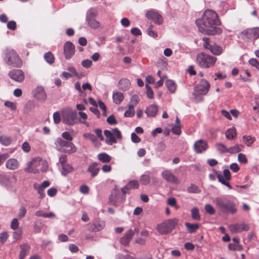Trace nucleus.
<instances>
[{"instance_id": "2eb2a0df", "label": "nucleus", "mask_w": 259, "mask_h": 259, "mask_svg": "<svg viewBox=\"0 0 259 259\" xmlns=\"http://www.w3.org/2000/svg\"><path fill=\"white\" fill-rule=\"evenodd\" d=\"M75 52L74 45L70 41L66 42L64 45V53L66 59H70Z\"/></svg>"}, {"instance_id": "4d7b16f0", "label": "nucleus", "mask_w": 259, "mask_h": 259, "mask_svg": "<svg viewBox=\"0 0 259 259\" xmlns=\"http://www.w3.org/2000/svg\"><path fill=\"white\" fill-rule=\"evenodd\" d=\"M152 26L151 25L148 27V28L147 29V30L148 34L151 37H152L153 38H156L157 37V33L156 31L152 30Z\"/></svg>"}, {"instance_id": "7c9ffc66", "label": "nucleus", "mask_w": 259, "mask_h": 259, "mask_svg": "<svg viewBox=\"0 0 259 259\" xmlns=\"http://www.w3.org/2000/svg\"><path fill=\"white\" fill-rule=\"evenodd\" d=\"M44 58L45 61L49 64H52L55 61V57L51 52L45 53Z\"/></svg>"}, {"instance_id": "a19ab883", "label": "nucleus", "mask_w": 259, "mask_h": 259, "mask_svg": "<svg viewBox=\"0 0 259 259\" xmlns=\"http://www.w3.org/2000/svg\"><path fill=\"white\" fill-rule=\"evenodd\" d=\"M240 147H242V145L236 144L235 146L228 148V153L231 154L237 153L241 151Z\"/></svg>"}, {"instance_id": "de8ad7c7", "label": "nucleus", "mask_w": 259, "mask_h": 259, "mask_svg": "<svg viewBox=\"0 0 259 259\" xmlns=\"http://www.w3.org/2000/svg\"><path fill=\"white\" fill-rule=\"evenodd\" d=\"M215 147L218 150L220 151L221 152H228V148H227L226 146L222 143L216 144Z\"/></svg>"}, {"instance_id": "680f3d73", "label": "nucleus", "mask_w": 259, "mask_h": 259, "mask_svg": "<svg viewBox=\"0 0 259 259\" xmlns=\"http://www.w3.org/2000/svg\"><path fill=\"white\" fill-rule=\"evenodd\" d=\"M26 209L24 206H21L19 209V213L18 214V217L19 219L23 218L26 213Z\"/></svg>"}, {"instance_id": "864d4df0", "label": "nucleus", "mask_w": 259, "mask_h": 259, "mask_svg": "<svg viewBox=\"0 0 259 259\" xmlns=\"http://www.w3.org/2000/svg\"><path fill=\"white\" fill-rule=\"evenodd\" d=\"M154 23L160 25L163 22V17H148Z\"/></svg>"}, {"instance_id": "0e129e2a", "label": "nucleus", "mask_w": 259, "mask_h": 259, "mask_svg": "<svg viewBox=\"0 0 259 259\" xmlns=\"http://www.w3.org/2000/svg\"><path fill=\"white\" fill-rule=\"evenodd\" d=\"M117 259H135V258L134 256L128 254H118L117 255Z\"/></svg>"}, {"instance_id": "ea45409f", "label": "nucleus", "mask_w": 259, "mask_h": 259, "mask_svg": "<svg viewBox=\"0 0 259 259\" xmlns=\"http://www.w3.org/2000/svg\"><path fill=\"white\" fill-rule=\"evenodd\" d=\"M135 112L133 105H130L128 109L125 112L124 116L125 117H133L135 115Z\"/></svg>"}, {"instance_id": "e433bc0d", "label": "nucleus", "mask_w": 259, "mask_h": 259, "mask_svg": "<svg viewBox=\"0 0 259 259\" xmlns=\"http://www.w3.org/2000/svg\"><path fill=\"white\" fill-rule=\"evenodd\" d=\"M209 50L212 54L215 55L221 54L222 51V48L220 46L215 44L212 45Z\"/></svg>"}, {"instance_id": "423d86ee", "label": "nucleus", "mask_w": 259, "mask_h": 259, "mask_svg": "<svg viewBox=\"0 0 259 259\" xmlns=\"http://www.w3.org/2000/svg\"><path fill=\"white\" fill-rule=\"evenodd\" d=\"M217 58L202 53L197 55L196 62L202 68H209L215 63Z\"/></svg>"}, {"instance_id": "774afa93", "label": "nucleus", "mask_w": 259, "mask_h": 259, "mask_svg": "<svg viewBox=\"0 0 259 259\" xmlns=\"http://www.w3.org/2000/svg\"><path fill=\"white\" fill-rule=\"evenodd\" d=\"M249 63L250 65L255 67L259 70V62L255 59L252 58L249 60Z\"/></svg>"}, {"instance_id": "8fccbe9b", "label": "nucleus", "mask_w": 259, "mask_h": 259, "mask_svg": "<svg viewBox=\"0 0 259 259\" xmlns=\"http://www.w3.org/2000/svg\"><path fill=\"white\" fill-rule=\"evenodd\" d=\"M126 186L129 189H131L138 188L139 185L138 181L134 180L129 182Z\"/></svg>"}, {"instance_id": "603ef678", "label": "nucleus", "mask_w": 259, "mask_h": 259, "mask_svg": "<svg viewBox=\"0 0 259 259\" xmlns=\"http://www.w3.org/2000/svg\"><path fill=\"white\" fill-rule=\"evenodd\" d=\"M204 209L205 211L210 215L214 214L215 212L214 208L209 204H206L205 205Z\"/></svg>"}, {"instance_id": "39448f33", "label": "nucleus", "mask_w": 259, "mask_h": 259, "mask_svg": "<svg viewBox=\"0 0 259 259\" xmlns=\"http://www.w3.org/2000/svg\"><path fill=\"white\" fill-rule=\"evenodd\" d=\"M4 59L8 65L15 67H20L22 64L21 60L14 50H7Z\"/></svg>"}, {"instance_id": "37998d69", "label": "nucleus", "mask_w": 259, "mask_h": 259, "mask_svg": "<svg viewBox=\"0 0 259 259\" xmlns=\"http://www.w3.org/2000/svg\"><path fill=\"white\" fill-rule=\"evenodd\" d=\"M191 217L193 220H199L200 215L199 214V210L196 207H194L191 210Z\"/></svg>"}, {"instance_id": "2f4dec72", "label": "nucleus", "mask_w": 259, "mask_h": 259, "mask_svg": "<svg viewBox=\"0 0 259 259\" xmlns=\"http://www.w3.org/2000/svg\"><path fill=\"white\" fill-rule=\"evenodd\" d=\"M165 84L168 90L171 93H174L176 90V85L175 82L171 80H167Z\"/></svg>"}, {"instance_id": "4be33fe9", "label": "nucleus", "mask_w": 259, "mask_h": 259, "mask_svg": "<svg viewBox=\"0 0 259 259\" xmlns=\"http://www.w3.org/2000/svg\"><path fill=\"white\" fill-rule=\"evenodd\" d=\"M100 170L99 167L97 163L94 162L90 165L88 168V171L91 173L92 177H95L97 176Z\"/></svg>"}, {"instance_id": "6ab92c4d", "label": "nucleus", "mask_w": 259, "mask_h": 259, "mask_svg": "<svg viewBox=\"0 0 259 259\" xmlns=\"http://www.w3.org/2000/svg\"><path fill=\"white\" fill-rule=\"evenodd\" d=\"M105 226V223L102 220L98 221L96 223L91 225L90 230L97 232L102 230Z\"/></svg>"}, {"instance_id": "49530a36", "label": "nucleus", "mask_w": 259, "mask_h": 259, "mask_svg": "<svg viewBox=\"0 0 259 259\" xmlns=\"http://www.w3.org/2000/svg\"><path fill=\"white\" fill-rule=\"evenodd\" d=\"M140 183L144 185H147L150 182V177L148 175H143L140 178Z\"/></svg>"}, {"instance_id": "5701e85b", "label": "nucleus", "mask_w": 259, "mask_h": 259, "mask_svg": "<svg viewBox=\"0 0 259 259\" xmlns=\"http://www.w3.org/2000/svg\"><path fill=\"white\" fill-rule=\"evenodd\" d=\"M50 185V182L48 181H45L43 182L40 185L39 188L38 190V193L39 195V198L42 199L45 196V193H44V190L48 187Z\"/></svg>"}, {"instance_id": "393cba45", "label": "nucleus", "mask_w": 259, "mask_h": 259, "mask_svg": "<svg viewBox=\"0 0 259 259\" xmlns=\"http://www.w3.org/2000/svg\"><path fill=\"white\" fill-rule=\"evenodd\" d=\"M113 102L116 104H119L124 99L123 94L119 92H113L112 95Z\"/></svg>"}, {"instance_id": "ddd939ff", "label": "nucleus", "mask_w": 259, "mask_h": 259, "mask_svg": "<svg viewBox=\"0 0 259 259\" xmlns=\"http://www.w3.org/2000/svg\"><path fill=\"white\" fill-rule=\"evenodd\" d=\"M229 228L232 233H238L242 231H247L249 229L248 225L244 223L231 225L229 226Z\"/></svg>"}, {"instance_id": "f3484780", "label": "nucleus", "mask_w": 259, "mask_h": 259, "mask_svg": "<svg viewBox=\"0 0 259 259\" xmlns=\"http://www.w3.org/2000/svg\"><path fill=\"white\" fill-rule=\"evenodd\" d=\"M195 151L197 153H201L207 149V143L203 140L197 141L193 146Z\"/></svg>"}, {"instance_id": "58836bf2", "label": "nucleus", "mask_w": 259, "mask_h": 259, "mask_svg": "<svg viewBox=\"0 0 259 259\" xmlns=\"http://www.w3.org/2000/svg\"><path fill=\"white\" fill-rule=\"evenodd\" d=\"M36 160L33 159L31 161L29 162L28 164V167L25 168V171L26 172L29 173H36L37 172V170H35L33 168V165L36 162Z\"/></svg>"}, {"instance_id": "4468645a", "label": "nucleus", "mask_w": 259, "mask_h": 259, "mask_svg": "<svg viewBox=\"0 0 259 259\" xmlns=\"http://www.w3.org/2000/svg\"><path fill=\"white\" fill-rule=\"evenodd\" d=\"M8 75L12 79L17 82H22L24 79V73L21 70L14 69L10 71Z\"/></svg>"}, {"instance_id": "13d9d810", "label": "nucleus", "mask_w": 259, "mask_h": 259, "mask_svg": "<svg viewBox=\"0 0 259 259\" xmlns=\"http://www.w3.org/2000/svg\"><path fill=\"white\" fill-rule=\"evenodd\" d=\"M62 137L67 141L71 142L73 140V137L70 134L67 132H64L62 134Z\"/></svg>"}, {"instance_id": "cd10ccee", "label": "nucleus", "mask_w": 259, "mask_h": 259, "mask_svg": "<svg viewBox=\"0 0 259 259\" xmlns=\"http://www.w3.org/2000/svg\"><path fill=\"white\" fill-rule=\"evenodd\" d=\"M187 230L189 233H193L199 228L198 224H190L189 223H185V224Z\"/></svg>"}, {"instance_id": "bf43d9fd", "label": "nucleus", "mask_w": 259, "mask_h": 259, "mask_svg": "<svg viewBox=\"0 0 259 259\" xmlns=\"http://www.w3.org/2000/svg\"><path fill=\"white\" fill-rule=\"evenodd\" d=\"M203 16H218L216 12L212 10H206L204 12Z\"/></svg>"}, {"instance_id": "e2e57ef3", "label": "nucleus", "mask_w": 259, "mask_h": 259, "mask_svg": "<svg viewBox=\"0 0 259 259\" xmlns=\"http://www.w3.org/2000/svg\"><path fill=\"white\" fill-rule=\"evenodd\" d=\"M146 88L147 90V96L149 99H152L153 98V92L152 90L151 89V88L147 84H146Z\"/></svg>"}, {"instance_id": "72a5a7b5", "label": "nucleus", "mask_w": 259, "mask_h": 259, "mask_svg": "<svg viewBox=\"0 0 259 259\" xmlns=\"http://www.w3.org/2000/svg\"><path fill=\"white\" fill-rule=\"evenodd\" d=\"M217 175L218 180L220 183L227 186L230 189L232 188L230 183L228 182V181H227L225 178L222 174L217 173Z\"/></svg>"}, {"instance_id": "1a4fd4ad", "label": "nucleus", "mask_w": 259, "mask_h": 259, "mask_svg": "<svg viewBox=\"0 0 259 259\" xmlns=\"http://www.w3.org/2000/svg\"><path fill=\"white\" fill-rule=\"evenodd\" d=\"M210 88L209 82L205 79H201L199 83L194 88V96L195 99L199 95H205L208 93Z\"/></svg>"}, {"instance_id": "9b49d317", "label": "nucleus", "mask_w": 259, "mask_h": 259, "mask_svg": "<svg viewBox=\"0 0 259 259\" xmlns=\"http://www.w3.org/2000/svg\"><path fill=\"white\" fill-rule=\"evenodd\" d=\"M240 36L243 39H256L259 38V28L245 29L240 33Z\"/></svg>"}, {"instance_id": "9d476101", "label": "nucleus", "mask_w": 259, "mask_h": 259, "mask_svg": "<svg viewBox=\"0 0 259 259\" xmlns=\"http://www.w3.org/2000/svg\"><path fill=\"white\" fill-rule=\"evenodd\" d=\"M124 197H122L118 189L115 187L111 191V193L109 197V203L115 206H119L123 201Z\"/></svg>"}, {"instance_id": "a878e982", "label": "nucleus", "mask_w": 259, "mask_h": 259, "mask_svg": "<svg viewBox=\"0 0 259 259\" xmlns=\"http://www.w3.org/2000/svg\"><path fill=\"white\" fill-rule=\"evenodd\" d=\"M130 80L126 78L121 79L118 83V88L123 91L127 90L130 87Z\"/></svg>"}, {"instance_id": "5fc2aeb1", "label": "nucleus", "mask_w": 259, "mask_h": 259, "mask_svg": "<svg viewBox=\"0 0 259 259\" xmlns=\"http://www.w3.org/2000/svg\"><path fill=\"white\" fill-rule=\"evenodd\" d=\"M167 203L169 205L175 207L176 209L179 208V206L177 205L176 199L174 197L169 198L167 200Z\"/></svg>"}, {"instance_id": "0eeeda50", "label": "nucleus", "mask_w": 259, "mask_h": 259, "mask_svg": "<svg viewBox=\"0 0 259 259\" xmlns=\"http://www.w3.org/2000/svg\"><path fill=\"white\" fill-rule=\"evenodd\" d=\"M77 112L69 108L62 112L63 122L68 125H73L77 122Z\"/></svg>"}, {"instance_id": "dca6fc26", "label": "nucleus", "mask_w": 259, "mask_h": 259, "mask_svg": "<svg viewBox=\"0 0 259 259\" xmlns=\"http://www.w3.org/2000/svg\"><path fill=\"white\" fill-rule=\"evenodd\" d=\"M17 181V177L13 175L11 178L5 174H0V184L5 186H9Z\"/></svg>"}, {"instance_id": "09e8293b", "label": "nucleus", "mask_w": 259, "mask_h": 259, "mask_svg": "<svg viewBox=\"0 0 259 259\" xmlns=\"http://www.w3.org/2000/svg\"><path fill=\"white\" fill-rule=\"evenodd\" d=\"M202 40L203 41V47L205 49L209 50L210 48L212 46V45L211 44L210 39L208 37H205L202 38Z\"/></svg>"}, {"instance_id": "6e6552de", "label": "nucleus", "mask_w": 259, "mask_h": 259, "mask_svg": "<svg viewBox=\"0 0 259 259\" xmlns=\"http://www.w3.org/2000/svg\"><path fill=\"white\" fill-rule=\"evenodd\" d=\"M104 133L106 137V143L109 145L116 143L117 139L120 140L122 138L121 132L117 128H113L112 131L105 130Z\"/></svg>"}, {"instance_id": "c85d7f7f", "label": "nucleus", "mask_w": 259, "mask_h": 259, "mask_svg": "<svg viewBox=\"0 0 259 259\" xmlns=\"http://www.w3.org/2000/svg\"><path fill=\"white\" fill-rule=\"evenodd\" d=\"M87 21L89 26L92 28H97L100 26L99 22L95 19V17H87Z\"/></svg>"}, {"instance_id": "338daca9", "label": "nucleus", "mask_w": 259, "mask_h": 259, "mask_svg": "<svg viewBox=\"0 0 259 259\" xmlns=\"http://www.w3.org/2000/svg\"><path fill=\"white\" fill-rule=\"evenodd\" d=\"M92 61L88 60V59L84 60L81 62V65L83 67L86 68H90L92 66Z\"/></svg>"}, {"instance_id": "f03ea898", "label": "nucleus", "mask_w": 259, "mask_h": 259, "mask_svg": "<svg viewBox=\"0 0 259 259\" xmlns=\"http://www.w3.org/2000/svg\"><path fill=\"white\" fill-rule=\"evenodd\" d=\"M213 201L218 208L223 212L234 214L237 211L235 204L225 196L218 197Z\"/></svg>"}, {"instance_id": "473e14b6", "label": "nucleus", "mask_w": 259, "mask_h": 259, "mask_svg": "<svg viewBox=\"0 0 259 259\" xmlns=\"http://www.w3.org/2000/svg\"><path fill=\"white\" fill-rule=\"evenodd\" d=\"M242 139L243 143L248 147L250 146L255 141V138L251 136H244Z\"/></svg>"}, {"instance_id": "f704fd0d", "label": "nucleus", "mask_w": 259, "mask_h": 259, "mask_svg": "<svg viewBox=\"0 0 259 259\" xmlns=\"http://www.w3.org/2000/svg\"><path fill=\"white\" fill-rule=\"evenodd\" d=\"M236 136V132L234 128H229L226 132V137L229 140L233 139Z\"/></svg>"}, {"instance_id": "4c0bfd02", "label": "nucleus", "mask_w": 259, "mask_h": 259, "mask_svg": "<svg viewBox=\"0 0 259 259\" xmlns=\"http://www.w3.org/2000/svg\"><path fill=\"white\" fill-rule=\"evenodd\" d=\"M62 174L63 176H66L68 173L72 171L73 168L72 166L68 164H66L62 166Z\"/></svg>"}, {"instance_id": "79ce46f5", "label": "nucleus", "mask_w": 259, "mask_h": 259, "mask_svg": "<svg viewBox=\"0 0 259 259\" xmlns=\"http://www.w3.org/2000/svg\"><path fill=\"white\" fill-rule=\"evenodd\" d=\"M83 137L84 138L91 141L94 144H96L97 139L94 135L91 133H86L83 134Z\"/></svg>"}, {"instance_id": "3c124183", "label": "nucleus", "mask_w": 259, "mask_h": 259, "mask_svg": "<svg viewBox=\"0 0 259 259\" xmlns=\"http://www.w3.org/2000/svg\"><path fill=\"white\" fill-rule=\"evenodd\" d=\"M228 249L230 250H242V247L239 244H229L228 245Z\"/></svg>"}, {"instance_id": "c756f323", "label": "nucleus", "mask_w": 259, "mask_h": 259, "mask_svg": "<svg viewBox=\"0 0 259 259\" xmlns=\"http://www.w3.org/2000/svg\"><path fill=\"white\" fill-rule=\"evenodd\" d=\"M98 159L102 162H109L111 160V157L106 153H101L97 156Z\"/></svg>"}, {"instance_id": "a211bd4d", "label": "nucleus", "mask_w": 259, "mask_h": 259, "mask_svg": "<svg viewBox=\"0 0 259 259\" xmlns=\"http://www.w3.org/2000/svg\"><path fill=\"white\" fill-rule=\"evenodd\" d=\"M34 97L41 101H45L47 99V95L44 89L37 87L34 91Z\"/></svg>"}, {"instance_id": "bb28decb", "label": "nucleus", "mask_w": 259, "mask_h": 259, "mask_svg": "<svg viewBox=\"0 0 259 259\" xmlns=\"http://www.w3.org/2000/svg\"><path fill=\"white\" fill-rule=\"evenodd\" d=\"M181 127L180 120L177 117L175 124L172 127V132L176 135H180L181 134Z\"/></svg>"}, {"instance_id": "b1692460", "label": "nucleus", "mask_w": 259, "mask_h": 259, "mask_svg": "<svg viewBox=\"0 0 259 259\" xmlns=\"http://www.w3.org/2000/svg\"><path fill=\"white\" fill-rule=\"evenodd\" d=\"M20 251L19 256H25L28 254V251L30 249V246L27 243H23L20 245Z\"/></svg>"}, {"instance_id": "f257e3e1", "label": "nucleus", "mask_w": 259, "mask_h": 259, "mask_svg": "<svg viewBox=\"0 0 259 259\" xmlns=\"http://www.w3.org/2000/svg\"><path fill=\"white\" fill-rule=\"evenodd\" d=\"M195 23L199 31L204 34L213 35L222 32L218 27L220 24L218 17H200L195 20Z\"/></svg>"}, {"instance_id": "c9c22d12", "label": "nucleus", "mask_w": 259, "mask_h": 259, "mask_svg": "<svg viewBox=\"0 0 259 259\" xmlns=\"http://www.w3.org/2000/svg\"><path fill=\"white\" fill-rule=\"evenodd\" d=\"M139 229L138 228L135 227L134 230H128L124 234L125 236L130 241L133 238L136 233H138Z\"/></svg>"}, {"instance_id": "6e6d98bb", "label": "nucleus", "mask_w": 259, "mask_h": 259, "mask_svg": "<svg viewBox=\"0 0 259 259\" xmlns=\"http://www.w3.org/2000/svg\"><path fill=\"white\" fill-rule=\"evenodd\" d=\"M146 16L149 17V16H161V14L158 13V11H157L155 10H151L148 11L146 14Z\"/></svg>"}, {"instance_id": "052dcab7", "label": "nucleus", "mask_w": 259, "mask_h": 259, "mask_svg": "<svg viewBox=\"0 0 259 259\" xmlns=\"http://www.w3.org/2000/svg\"><path fill=\"white\" fill-rule=\"evenodd\" d=\"M67 70L68 71V72L70 74L71 77L77 76L78 75V73L74 67H69L67 68Z\"/></svg>"}, {"instance_id": "20e7f679", "label": "nucleus", "mask_w": 259, "mask_h": 259, "mask_svg": "<svg viewBox=\"0 0 259 259\" xmlns=\"http://www.w3.org/2000/svg\"><path fill=\"white\" fill-rule=\"evenodd\" d=\"M179 222L178 219L173 218L168 219L157 226V231L161 234L170 233L175 228Z\"/></svg>"}, {"instance_id": "7ed1b4c3", "label": "nucleus", "mask_w": 259, "mask_h": 259, "mask_svg": "<svg viewBox=\"0 0 259 259\" xmlns=\"http://www.w3.org/2000/svg\"><path fill=\"white\" fill-rule=\"evenodd\" d=\"M55 144L57 148V150L63 153L72 154L76 151V147L71 142L65 141L61 138L56 139Z\"/></svg>"}, {"instance_id": "a18cd8bd", "label": "nucleus", "mask_w": 259, "mask_h": 259, "mask_svg": "<svg viewBox=\"0 0 259 259\" xmlns=\"http://www.w3.org/2000/svg\"><path fill=\"white\" fill-rule=\"evenodd\" d=\"M11 141V139L6 136H1L0 138L1 143L5 146H8L10 145Z\"/></svg>"}, {"instance_id": "412c9836", "label": "nucleus", "mask_w": 259, "mask_h": 259, "mask_svg": "<svg viewBox=\"0 0 259 259\" xmlns=\"http://www.w3.org/2000/svg\"><path fill=\"white\" fill-rule=\"evenodd\" d=\"M6 165L7 168L14 170L18 167L19 162L16 159L11 158L7 161Z\"/></svg>"}, {"instance_id": "c03bdc74", "label": "nucleus", "mask_w": 259, "mask_h": 259, "mask_svg": "<svg viewBox=\"0 0 259 259\" xmlns=\"http://www.w3.org/2000/svg\"><path fill=\"white\" fill-rule=\"evenodd\" d=\"M187 190L190 193H198L200 191L198 187L195 184H191L187 188Z\"/></svg>"}, {"instance_id": "69168bd1", "label": "nucleus", "mask_w": 259, "mask_h": 259, "mask_svg": "<svg viewBox=\"0 0 259 259\" xmlns=\"http://www.w3.org/2000/svg\"><path fill=\"white\" fill-rule=\"evenodd\" d=\"M238 159L240 162L243 163H246L247 162L246 156L243 153H239L238 155Z\"/></svg>"}, {"instance_id": "f8f14e48", "label": "nucleus", "mask_w": 259, "mask_h": 259, "mask_svg": "<svg viewBox=\"0 0 259 259\" xmlns=\"http://www.w3.org/2000/svg\"><path fill=\"white\" fill-rule=\"evenodd\" d=\"M162 178L168 183L174 184L180 183L179 179L169 170H164L161 172Z\"/></svg>"}, {"instance_id": "aec40b11", "label": "nucleus", "mask_w": 259, "mask_h": 259, "mask_svg": "<svg viewBox=\"0 0 259 259\" xmlns=\"http://www.w3.org/2000/svg\"><path fill=\"white\" fill-rule=\"evenodd\" d=\"M158 111V107L155 105H151L147 107L146 113L149 117H154Z\"/></svg>"}]
</instances>
